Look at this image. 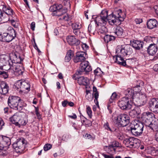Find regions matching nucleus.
I'll return each instance as SVG.
<instances>
[{
    "label": "nucleus",
    "instance_id": "1",
    "mask_svg": "<svg viewBox=\"0 0 158 158\" xmlns=\"http://www.w3.org/2000/svg\"><path fill=\"white\" fill-rule=\"evenodd\" d=\"M116 14L117 15H108V11L106 10H102L100 16L96 17L95 21L97 25L102 26V27L99 29L101 33H105L107 31V29L104 25L108 21L109 23L112 25L115 24L118 25L121 23L120 22L124 20L125 18L124 13H122L121 10H119L115 12Z\"/></svg>",
    "mask_w": 158,
    "mask_h": 158
},
{
    "label": "nucleus",
    "instance_id": "2",
    "mask_svg": "<svg viewBox=\"0 0 158 158\" xmlns=\"http://www.w3.org/2000/svg\"><path fill=\"white\" fill-rule=\"evenodd\" d=\"M0 15L1 19L3 21L7 22L8 21H10L11 24L14 27H16L15 22L16 16L10 7L3 6L2 11L0 12Z\"/></svg>",
    "mask_w": 158,
    "mask_h": 158
},
{
    "label": "nucleus",
    "instance_id": "3",
    "mask_svg": "<svg viewBox=\"0 0 158 158\" xmlns=\"http://www.w3.org/2000/svg\"><path fill=\"white\" fill-rule=\"evenodd\" d=\"M23 102L19 97L15 96L10 97L8 100V104L12 108L20 110L23 106Z\"/></svg>",
    "mask_w": 158,
    "mask_h": 158
},
{
    "label": "nucleus",
    "instance_id": "4",
    "mask_svg": "<svg viewBox=\"0 0 158 158\" xmlns=\"http://www.w3.org/2000/svg\"><path fill=\"white\" fill-rule=\"evenodd\" d=\"M11 144L9 138L3 136L0 137V155L6 156L8 152L6 151Z\"/></svg>",
    "mask_w": 158,
    "mask_h": 158
},
{
    "label": "nucleus",
    "instance_id": "5",
    "mask_svg": "<svg viewBox=\"0 0 158 158\" xmlns=\"http://www.w3.org/2000/svg\"><path fill=\"white\" fill-rule=\"evenodd\" d=\"M116 53L119 56H124L130 55L132 52V49L129 45H118L116 49Z\"/></svg>",
    "mask_w": 158,
    "mask_h": 158
},
{
    "label": "nucleus",
    "instance_id": "6",
    "mask_svg": "<svg viewBox=\"0 0 158 158\" xmlns=\"http://www.w3.org/2000/svg\"><path fill=\"white\" fill-rule=\"evenodd\" d=\"M10 121L13 124L19 127L21 125H24L26 123V121L22 117L20 112L15 113L10 118Z\"/></svg>",
    "mask_w": 158,
    "mask_h": 158
},
{
    "label": "nucleus",
    "instance_id": "7",
    "mask_svg": "<svg viewBox=\"0 0 158 158\" xmlns=\"http://www.w3.org/2000/svg\"><path fill=\"white\" fill-rule=\"evenodd\" d=\"M15 84L16 88L20 93H27L30 89L29 84L25 81H19L16 83Z\"/></svg>",
    "mask_w": 158,
    "mask_h": 158
},
{
    "label": "nucleus",
    "instance_id": "8",
    "mask_svg": "<svg viewBox=\"0 0 158 158\" xmlns=\"http://www.w3.org/2000/svg\"><path fill=\"white\" fill-rule=\"evenodd\" d=\"M118 106L123 110H128L131 108L132 103L129 102L128 97H123L121 99L118 103Z\"/></svg>",
    "mask_w": 158,
    "mask_h": 158
},
{
    "label": "nucleus",
    "instance_id": "9",
    "mask_svg": "<svg viewBox=\"0 0 158 158\" xmlns=\"http://www.w3.org/2000/svg\"><path fill=\"white\" fill-rule=\"evenodd\" d=\"M14 63L11 61V63H9V67L6 68V70L10 69L12 70L14 72L15 74L17 76L22 74L23 71L22 70V67H20L19 65L17 64L16 63L19 62V61L14 60Z\"/></svg>",
    "mask_w": 158,
    "mask_h": 158
},
{
    "label": "nucleus",
    "instance_id": "10",
    "mask_svg": "<svg viewBox=\"0 0 158 158\" xmlns=\"http://www.w3.org/2000/svg\"><path fill=\"white\" fill-rule=\"evenodd\" d=\"M116 122L118 125L123 127L126 126L130 123V118L128 115L126 114H121L115 118Z\"/></svg>",
    "mask_w": 158,
    "mask_h": 158
},
{
    "label": "nucleus",
    "instance_id": "11",
    "mask_svg": "<svg viewBox=\"0 0 158 158\" xmlns=\"http://www.w3.org/2000/svg\"><path fill=\"white\" fill-rule=\"evenodd\" d=\"M143 128V124L140 122H138L134 124L133 128H131V131L133 135L136 136H138L142 134Z\"/></svg>",
    "mask_w": 158,
    "mask_h": 158
},
{
    "label": "nucleus",
    "instance_id": "12",
    "mask_svg": "<svg viewBox=\"0 0 158 158\" xmlns=\"http://www.w3.org/2000/svg\"><path fill=\"white\" fill-rule=\"evenodd\" d=\"M135 96H134V102L139 104V105H143L146 103L147 101L146 96L144 94L137 92Z\"/></svg>",
    "mask_w": 158,
    "mask_h": 158
},
{
    "label": "nucleus",
    "instance_id": "13",
    "mask_svg": "<svg viewBox=\"0 0 158 158\" xmlns=\"http://www.w3.org/2000/svg\"><path fill=\"white\" fill-rule=\"evenodd\" d=\"M139 85H137L134 88V90H133L131 89H128L127 90H126L125 91V93L126 94V98H127L128 97V99H129L130 98H132L133 101H134V96H135L136 93H137L136 91L134 92V90L136 89V88L139 87L140 89H139V91L140 90V85H142L143 84V82L141 81H139Z\"/></svg>",
    "mask_w": 158,
    "mask_h": 158
},
{
    "label": "nucleus",
    "instance_id": "14",
    "mask_svg": "<svg viewBox=\"0 0 158 158\" xmlns=\"http://www.w3.org/2000/svg\"><path fill=\"white\" fill-rule=\"evenodd\" d=\"M92 70V68L89 65V62L87 61H84L81 62L80 64L79 74H81L82 73H86L90 72Z\"/></svg>",
    "mask_w": 158,
    "mask_h": 158
},
{
    "label": "nucleus",
    "instance_id": "15",
    "mask_svg": "<svg viewBox=\"0 0 158 158\" xmlns=\"http://www.w3.org/2000/svg\"><path fill=\"white\" fill-rule=\"evenodd\" d=\"M25 140L23 138H21L14 143L13 146L16 150H18V152H22L24 149Z\"/></svg>",
    "mask_w": 158,
    "mask_h": 158
},
{
    "label": "nucleus",
    "instance_id": "16",
    "mask_svg": "<svg viewBox=\"0 0 158 158\" xmlns=\"http://www.w3.org/2000/svg\"><path fill=\"white\" fill-rule=\"evenodd\" d=\"M154 116V114L152 112H146L143 113L142 118L143 121L145 123L146 126H149Z\"/></svg>",
    "mask_w": 158,
    "mask_h": 158
},
{
    "label": "nucleus",
    "instance_id": "17",
    "mask_svg": "<svg viewBox=\"0 0 158 158\" xmlns=\"http://www.w3.org/2000/svg\"><path fill=\"white\" fill-rule=\"evenodd\" d=\"M87 57L86 54L84 52H77L76 53V56L73 59L75 62H82L85 61Z\"/></svg>",
    "mask_w": 158,
    "mask_h": 158
},
{
    "label": "nucleus",
    "instance_id": "18",
    "mask_svg": "<svg viewBox=\"0 0 158 158\" xmlns=\"http://www.w3.org/2000/svg\"><path fill=\"white\" fill-rule=\"evenodd\" d=\"M67 11L66 8H64L63 10H58L56 13H54V14L56 16H60V19L61 20H64L65 21H68L69 18L68 16L65 14Z\"/></svg>",
    "mask_w": 158,
    "mask_h": 158
},
{
    "label": "nucleus",
    "instance_id": "19",
    "mask_svg": "<svg viewBox=\"0 0 158 158\" xmlns=\"http://www.w3.org/2000/svg\"><path fill=\"white\" fill-rule=\"evenodd\" d=\"M122 56H120L117 54V56H114L113 57L114 60L115 62L117 63L118 64H121L123 66H125L126 65V63L128 62L130 60L129 59L126 60V61H124L121 57Z\"/></svg>",
    "mask_w": 158,
    "mask_h": 158
},
{
    "label": "nucleus",
    "instance_id": "20",
    "mask_svg": "<svg viewBox=\"0 0 158 158\" xmlns=\"http://www.w3.org/2000/svg\"><path fill=\"white\" fill-rule=\"evenodd\" d=\"M9 90L7 84L3 81H0V93L2 94H6Z\"/></svg>",
    "mask_w": 158,
    "mask_h": 158
},
{
    "label": "nucleus",
    "instance_id": "21",
    "mask_svg": "<svg viewBox=\"0 0 158 158\" xmlns=\"http://www.w3.org/2000/svg\"><path fill=\"white\" fill-rule=\"evenodd\" d=\"M9 58L8 56L5 55H0V65L2 64L4 66H8L9 67L8 63H10L9 61Z\"/></svg>",
    "mask_w": 158,
    "mask_h": 158
},
{
    "label": "nucleus",
    "instance_id": "22",
    "mask_svg": "<svg viewBox=\"0 0 158 158\" xmlns=\"http://www.w3.org/2000/svg\"><path fill=\"white\" fill-rule=\"evenodd\" d=\"M157 51V46L155 43L150 45L148 49V51L149 55H154Z\"/></svg>",
    "mask_w": 158,
    "mask_h": 158
},
{
    "label": "nucleus",
    "instance_id": "23",
    "mask_svg": "<svg viewBox=\"0 0 158 158\" xmlns=\"http://www.w3.org/2000/svg\"><path fill=\"white\" fill-rule=\"evenodd\" d=\"M67 40L68 43L71 45L74 44L76 45H78L80 43L79 40L76 39L73 36H68L67 38Z\"/></svg>",
    "mask_w": 158,
    "mask_h": 158
},
{
    "label": "nucleus",
    "instance_id": "24",
    "mask_svg": "<svg viewBox=\"0 0 158 158\" xmlns=\"http://www.w3.org/2000/svg\"><path fill=\"white\" fill-rule=\"evenodd\" d=\"M141 113V110L139 108L135 107L129 112V115L132 118L137 117Z\"/></svg>",
    "mask_w": 158,
    "mask_h": 158
},
{
    "label": "nucleus",
    "instance_id": "25",
    "mask_svg": "<svg viewBox=\"0 0 158 158\" xmlns=\"http://www.w3.org/2000/svg\"><path fill=\"white\" fill-rule=\"evenodd\" d=\"M131 44L132 47L136 50H140L143 47V42L139 41L134 40Z\"/></svg>",
    "mask_w": 158,
    "mask_h": 158
},
{
    "label": "nucleus",
    "instance_id": "26",
    "mask_svg": "<svg viewBox=\"0 0 158 158\" xmlns=\"http://www.w3.org/2000/svg\"><path fill=\"white\" fill-rule=\"evenodd\" d=\"M2 41L9 42L13 39V37L7 33H4L1 35Z\"/></svg>",
    "mask_w": 158,
    "mask_h": 158
},
{
    "label": "nucleus",
    "instance_id": "27",
    "mask_svg": "<svg viewBox=\"0 0 158 158\" xmlns=\"http://www.w3.org/2000/svg\"><path fill=\"white\" fill-rule=\"evenodd\" d=\"M158 103V99L155 98L151 99L149 102V108L152 111L154 110V108L156 107Z\"/></svg>",
    "mask_w": 158,
    "mask_h": 158
},
{
    "label": "nucleus",
    "instance_id": "28",
    "mask_svg": "<svg viewBox=\"0 0 158 158\" xmlns=\"http://www.w3.org/2000/svg\"><path fill=\"white\" fill-rule=\"evenodd\" d=\"M114 33L115 35L121 37L123 34V29L120 26H117L114 29Z\"/></svg>",
    "mask_w": 158,
    "mask_h": 158
},
{
    "label": "nucleus",
    "instance_id": "29",
    "mask_svg": "<svg viewBox=\"0 0 158 158\" xmlns=\"http://www.w3.org/2000/svg\"><path fill=\"white\" fill-rule=\"evenodd\" d=\"M157 22L155 19H150L148 22L147 25L148 27L150 29H153L157 26Z\"/></svg>",
    "mask_w": 158,
    "mask_h": 158
},
{
    "label": "nucleus",
    "instance_id": "30",
    "mask_svg": "<svg viewBox=\"0 0 158 158\" xmlns=\"http://www.w3.org/2000/svg\"><path fill=\"white\" fill-rule=\"evenodd\" d=\"M150 127L152 130L156 131H158V119H156L152 123H150L149 126H146Z\"/></svg>",
    "mask_w": 158,
    "mask_h": 158
},
{
    "label": "nucleus",
    "instance_id": "31",
    "mask_svg": "<svg viewBox=\"0 0 158 158\" xmlns=\"http://www.w3.org/2000/svg\"><path fill=\"white\" fill-rule=\"evenodd\" d=\"M119 143L118 142L114 141L110 143L108 146V148L111 151H116V148L119 147Z\"/></svg>",
    "mask_w": 158,
    "mask_h": 158
},
{
    "label": "nucleus",
    "instance_id": "32",
    "mask_svg": "<svg viewBox=\"0 0 158 158\" xmlns=\"http://www.w3.org/2000/svg\"><path fill=\"white\" fill-rule=\"evenodd\" d=\"M89 81L88 79L86 77H81L78 78V83L80 85H86Z\"/></svg>",
    "mask_w": 158,
    "mask_h": 158
},
{
    "label": "nucleus",
    "instance_id": "33",
    "mask_svg": "<svg viewBox=\"0 0 158 158\" xmlns=\"http://www.w3.org/2000/svg\"><path fill=\"white\" fill-rule=\"evenodd\" d=\"M73 52L71 50L69 51L65 58V61L66 62L69 61L73 56Z\"/></svg>",
    "mask_w": 158,
    "mask_h": 158
},
{
    "label": "nucleus",
    "instance_id": "34",
    "mask_svg": "<svg viewBox=\"0 0 158 158\" xmlns=\"http://www.w3.org/2000/svg\"><path fill=\"white\" fill-rule=\"evenodd\" d=\"M103 127L104 128L108 131H110L111 132H113L117 130L116 129L112 128L110 127L108 122H106L104 125Z\"/></svg>",
    "mask_w": 158,
    "mask_h": 158
},
{
    "label": "nucleus",
    "instance_id": "35",
    "mask_svg": "<svg viewBox=\"0 0 158 158\" xmlns=\"http://www.w3.org/2000/svg\"><path fill=\"white\" fill-rule=\"evenodd\" d=\"M115 39V36L111 35H106L104 37V39L106 42L108 43L110 41L114 40Z\"/></svg>",
    "mask_w": 158,
    "mask_h": 158
},
{
    "label": "nucleus",
    "instance_id": "36",
    "mask_svg": "<svg viewBox=\"0 0 158 158\" xmlns=\"http://www.w3.org/2000/svg\"><path fill=\"white\" fill-rule=\"evenodd\" d=\"M136 140L135 139H134L133 138H130L128 139H126L125 140V141L129 144L132 147H134L135 146V144L136 143L135 142Z\"/></svg>",
    "mask_w": 158,
    "mask_h": 158
},
{
    "label": "nucleus",
    "instance_id": "37",
    "mask_svg": "<svg viewBox=\"0 0 158 158\" xmlns=\"http://www.w3.org/2000/svg\"><path fill=\"white\" fill-rule=\"evenodd\" d=\"M86 93L85 98L86 99L89 101H92L93 98V95L91 94L89 90H87L86 91Z\"/></svg>",
    "mask_w": 158,
    "mask_h": 158
},
{
    "label": "nucleus",
    "instance_id": "38",
    "mask_svg": "<svg viewBox=\"0 0 158 158\" xmlns=\"http://www.w3.org/2000/svg\"><path fill=\"white\" fill-rule=\"evenodd\" d=\"M73 27L74 29H79L81 27V25L79 23L77 22L72 24Z\"/></svg>",
    "mask_w": 158,
    "mask_h": 158
},
{
    "label": "nucleus",
    "instance_id": "39",
    "mask_svg": "<svg viewBox=\"0 0 158 158\" xmlns=\"http://www.w3.org/2000/svg\"><path fill=\"white\" fill-rule=\"evenodd\" d=\"M118 139L120 140H123L124 138V135L120 131L117 132V133L115 134Z\"/></svg>",
    "mask_w": 158,
    "mask_h": 158
},
{
    "label": "nucleus",
    "instance_id": "40",
    "mask_svg": "<svg viewBox=\"0 0 158 158\" xmlns=\"http://www.w3.org/2000/svg\"><path fill=\"white\" fill-rule=\"evenodd\" d=\"M112 102H110L108 105V109L109 110V113L111 114L114 108V106L112 103Z\"/></svg>",
    "mask_w": 158,
    "mask_h": 158
},
{
    "label": "nucleus",
    "instance_id": "41",
    "mask_svg": "<svg viewBox=\"0 0 158 158\" xmlns=\"http://www.w3.org/2000/svg\"><path fill=\"white\" fill-rule=\"evenodd\" d=\"M2 69V68L0 67V70ZM0 75L1 77H2L5 79L8 77V75L6 72L1 71L0 70Z\"/></svg>",
    "mask_w": 158,
    "mask_h": 158
},
{
    "label": "nucleus",
    "instance_id": "42",
    "mask_svg": "<svg viewBox=\"0 0 158 158\" xmlns=\"http://www.w3.org/2000/svg\"><path fill=\"white\" fill-rule=\"evenodd\" d=\"M86 111L87 113L90 118H91L92 112L90 107L89 106H86Z\"/></svg>",
    "mask_w": 158,
    "mask_h": 158
},
{
    "label": "nucleus",
    "instance_id": "43",
    "mask_svg": "<svg viewBox=\"0 0 158 158\" xmlns=\"http://www.w3.org/2000/svg\"><path fill=\"white\" fill-rule=\"evenodd\" d=\"M102 72L101 69L99 68H97L94 71V73L96 75L100 76Z\"/></svg>",
    "mask_w": 158,
    "mask_h": 158
},
{
    "label": "nucleus",
    "instance_id": "44",
    "mask_svg": "<svg viewBox=\"0 0 158 158\" xmlns=\"http://www.w3.org/2000/svg\"><path fill=\"white\" fill-rule=\"evenodd\" d=\"M52 147V145L50 144H46L44 146V149L45 151H47L50 149Z\"/></svg>",
    "mask_w": 158,
    "mask_h": 158
},
{
    "label": "nucleus",
    "instance_id": "45",
    "mask_svg": "<svg viewBox=\"0 0 158 158\" xmlns=\"http://www.w3.org/2000/svg\"><path fill=\"white\" fill-rule=\"evenodd\" d=\"M117 97L116 94L115 93H113L110 97V99L109 100V102H112L114 100L117 98Z\"/></svg>",
    "mask_w": 158,
    "mask_h": 158
},
{
    "label": "nucleus",
    "instance_id": "46",
    "mask_svg": "<svg viewBox=\"0 0 158 158\" xmlns=\"http://www.w3.org/2000/svg\"><path fill=\"white\" fill-rule=\"evenodd\" d=\"M56 8L57 6L56 5H54L50 7V10L51 11L53 12L54 13H56Z\"/></svg>",
    "mask_w": 158,
    "mask_h": 158
},
{
    "label": "nucleus",
    "instance_id": "47",
    "mask_svg": "<svg viewBox=\"0 0 158 158\" xmlns=\"http://www.w3.org/2000/svg\"><path fill=\"white\" fill-rule=\"evenodd\" d=\"M153 39H155V38H152L151 37H147L145 38V40L147 42L150 43L151 41H152Z\"/></svg>",
    "mask_w": 158,
    "mask_h": 158
},
{
    "label": "nucleus",
    "instance_id": "48",
    "mask_svg": "<svg viewBox=\"0 0 158 158\" xmlns=\"http://www.w3.org/2000/svg\"><path fill=\"white\" fill-rule=\"evenodd\" d=\"M93 96H94L95 99L94 100L95 102H98V92H95V93L93 94Z\"/></svg>",
    "mask_w": 158,
    "mask_h": 158
},
{
    "label": "nucleus",
    "instance_id": "49",
    "mask_svg": "<svg viewBox=\"0 0 158 158\" xmlns=\"http://www.w3.org/2000/svg\"><path fill=\"white\" fill-rule=\"evenodd\" d=\"M56 6H57L56 8V12L58 10H63V9L62 8V6L61 4L60 5H56Z\"/></svg>",
    "mask_w": 158,
    "mask_h": 158
},
{
    "label": "nucleus",
    "instance_id": "50",
    "mask_svg": "<svg viewBox=\"0 0 158 158\" xmlns=\"http://www.w3.org/2000/svg\"><path fill=\"white\" fill-rule=\"evenodd\" d=\"M4 123L3 120L0 118V130L2 129L3 127L4 126Z\"/></svg>",
    "mask_w": 158,
    "mask_h": 158
},
{
    "label": "nucleus",
    "instance_id": "51",
    "mask_svg": "<svg viewBox=\"0 0 158 158\" xmlns=\"http://www.w3.org/2000/svg\"><path fill=\"white\" fill-rule=\"evenodd\" d=\"M102 155L105 157V158H114L112 155H109L105 154H103Z\"/></svg>",
    "mask_w": 158,
    "mask_h": 158
},
{
    "label": "nucleus",
    "instance_id": "52",
    "mask_svg": "<svg viewBox=\"0 0 158 158\" xmlns=\"http://www.w3.org/2000/svg\"><path fill=\"white\" fill-rule=\"evenodd\" d=\"M35 23L34 22H32L31 25V28L33 31H34L35 30Z\"/></svg>",
    "mask_w": 158,
    "mask_h": 158
},
{
    "label": "nucleus",
    "instance_id": "53",
    "mask_svg": "<svg viewBox=\"0 0 158 158\" xmlns=\"http://www.w3.org/2000/svg\"><path fill=\"white\" fill-rule=\"evenodd\" d=\"M135 21L136 24H140L142 22V20L141 19H136L135 20Z\"/></svg>",
    "mask_w": 158,
    "mask_h": 158
},
{
    "label": "nucleus",
    "instance_id": "54",
    "mask_svg": "<svg viewBox=\"0 0 158 158\" xmlns=\"http://www.w3.org/2000/svg\"><path fill=\"white\" fill-rule=\"evenodd\" d=\"M83 136H85L84 137L86 139H89L91 138V135L88 134H85V135H83Z\"/></svg>",
    "mask_w": 158,
    "mask_h": 158
},
{
    "label": "nucleus",
    "instance_id": "55",
    "mask_svg": "<svg viewBox=\"0 0 158 158\" xmlns=\"http://www.w3.org/2000/svg\"><path fill=\"white\" fill-rule=\"evenodd\" d=\"M64 3L65 5H67V6H70L68 0H64Z\"/></svg>",
    "mask_w": 158,
    "mask_h": 158
},
{
    "label": "nucleus",
    "instance_id": "56",
    "mask_svg": "<svg viewBox=\"0 0 158 158\" xmlns=\"http://www.w3.org/2000/svg\"><path fill=\"white\" fill-rule=\"evenodd\" d=\"M81 47L84 49H86L88 47V46L85 44H83L81 45Z\"/></svg>",
    "mask_w": 158,
    "mask_h": 158
},
{
    "label": "nucleus",
    "instance_id": "57",
    "mask_svg": "<svg viewBox=\"0 0 158 158\" xmlns=\"http://www.w3.org/2000/svg\"><path fill=\"white\" fill-rule=\"evenodd\" d=\"M69 117L73 119H75L76 118L77 116L75 114H73V115H69L68 116Z\"/></svg>",
    "mask_w": 158,
    "mask_h": 158
},
{
    "label": "nucleus",
    "instance_id": "58",
    "mask_svg": "<svg viewBox=\"0 0 158 158\" xmlns=\"http://www.w3.org/2000/svg\"><path fill=\"white\" fill-rule=\"evenodd\" d=\"M68 102L67 101H64L62 102V105L64 107H65L68 104Z\"/></svg>",
    "mask_w": 158,
    "mask_h": 158
},
{
    "label": "nucleus",
    "instance_id": "59",
    "mask_svg": "<svg viewBox=\"0 0 158 158\" xmlns=\"http://www.w3.org/2000/svg\"><path fill=\"white\" fill-rule=\"evenodd\" d=\"M153 69L155 71H158V64H155L153 67Z\"/></svg>",
    "mask_w": 158,
    "mask_h": 158
},
{
    "label": "nucleus",
    "instance_id": "60",
    "mask_svg": "<svg viewBox=\"0 0 158 158\" xmlns=\"http://www.w3.org/2000/svg\"><path fill=\"white\" fill-rule=\"evenodd\" d=\"M155 11L156 14L158 15V6H156L154 7Z\"/></svg>",
    "mask_w": 158,
    "mask_h": 158
},
{
    "label": "nucleus",
    "instance_id": "61",
    "mask_svg": "<svg viewBox=\"0 0 158 158\" xmlns=\"http://www.w3.org/2000/svg\"><path fill=\"white\" fill-rule=\"evenodd\" d=\"M35 113L37 116L38 117H40V114L38 112V110L36 109L35 110Z\"/></svg>",
    "mask_w": 158,
    "mask_h": 158
},
{
    "label": "nucleus",
    "instance_id": "62",
    "mask_svg": "<svg viewBox=\"0 0 158 158\" xmlns=\"http://www.w3.org/2000/svg\"><path fill=\"white\" fill-rule=\"evenodd\" d=\"M54 34L55 35H57L58 34V31L57 29H55L54 31Z\"/></svg>",
    "mask_w": 158,
    "mask_h": 158
},
{
    "label": "nucleus",
    "instance_id": "63",
    "mask_svg": "<svg viewBox=\"0 0 158 158\" xmlns=\"http://www.w3.org/2000/svg\"><path fill=\"white\" fill-rule=\"evenodd\" d=\"M155 139L156 141L158 142V131L156 133L155 135Z\"/></svg>",
    "mask_w": 158,
    "mask_h": 158
},
{
    "label": "nucleus",
    "instance_id": "64",
    "mask_svg": "<svg viewBox=\"0 0 158 158\" xmlns=\"http://www.w3.org/2000/svg\"><path fill=\"white\" fill-rule=\"evenodd\" d=\"M73 32L76 35H77L78 33V31L77 29H74Z\"/></svg>",
    "mask_w": 158,
    "mask_h": 158
}]
</instances>
